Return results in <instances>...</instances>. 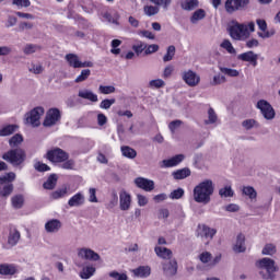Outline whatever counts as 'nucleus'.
I'll list each match as a JSON object with an SVG mask.
<instances>
[{
  "instance_id": "1",
  "label": "nucleus",
  "mask_w": 280,
  "mask_h": 280,
  "mask_svg": "<svg viewBox=\"0 0 280 280\" xmlns=\"http://www.w3.org/2000/svg\"><path fill=\"white\" fill-rule=\"evenodd\" d=\"M213 180L205 179L195 186L192 190L195 202H198L199 205H209V202H211V196H213Z\"/></svg>"
},
{
  "instance_id": "2",
  "label": "nucleus",
  "mask_w": 280,
  "mask_h": 280,
  "mask_svg": "<svg viewBox=\"0 0 280 280\" xmlns=\"http://www.w3.org/2000/svg\"><path fill=\"white\" fill-rule=\"evenodd\" d=\"M272 258H261L256 262L259 268L258 275L262 280H277V273L279 272V266Z\"/></svg>"
},
{
  "instance_id": "3",
  "label": "nucleus",
  "mask_w": 280,
  "mask_h": 280,
  "mask_svg": "<svg viewBox=\"0 0 280 280\" xmlns=\"http://www.w3.org/2000/svg\"><path fill=\"white\" fill-rule=\"evenodd\" d=\"M2 160L10 163L13 167H21L27 160V153L22 148L10 149L2 154Z\"/></svg>"
},
{
  "instance_id": "4",
  "label": "nucleus",
  "mask_w": 280,
  "mask_h": 280,
  "mask_svg": "<svg viewBox=\"0 0 280 280\" xmlns=\"http://www.w3.org/2000/svg\"><path fill=\"white\" fill-rule=\"evenodd\" d=\"M228 32L233 40H246V38H249L250 36L248 26L238 23L237 21H232V25L228 27Z\"/></svg>"
},
{
  "instance_id": "5",
  "label": "nucleus",
  "mask_w": 280,
  "mask_h": 280,
  "mask_svg": "<svg viewBox=\"0 0 280 280\" xmlns=\"http://www.w3.org/2000/svg\"><path fill=\"white\" fill-rule=\"evenodd\" d=\"M44 159H47L50 163H65L69 159V153L61 148L55 147L46 152Z\"/></svg>"
},
{
  "instance_id": "6",
  "label": "nucleus",
  "mask_w": 280,
  "mask_h": 280,
  "mask_svg": "<svg viewBox=\"0 0 280 280\" xmlns=\"http://www.w3.org/2000/svg\"><path fill=\"white\" fill-rule=\"evenodd\" d=\"M45 115V108L43 106H37L25 114L26 124H31L33 128H38L40 126V117Z\"/></svg>"
},
{
  "instance_id": "7",
  "label": "nucleus",
  "mask_w": 280,
  "mask_h": 280,
  "mask_svg": "<svg viewBox=\"0 0 280 280\" xmlns=\"http://www.w3.org/2000/svg\"><path fill=\"white\" fill-rule=\"evenodd\" d=\"M60 119H62V113L58 109V107H51L46 113L43 127L51 128V126H56Z\"/></svg>"
},
{
  "instance_id": "8",
  "label": "nucleus",
  "mask_w": 280,
  "mask_h": 280,
  "mask_svg": "<svg viewBox=\"0 0 280 280\" xmlns=\"http://www.w3.org/2000/svg\"><path fill=\"white\" fill-rule=\"evenodd\" d=\"M256 108L260 110L262 117L268 121L277 117V112H275V107H272V105L266 100H259L256 104Z\"/></svg>"
},
{
  "instance_id": "9",
  "label": "nucleus",
  "mask_w": 280,
  "mask_h": 280,
  "mask_svg": "<svg viewBox=\"0 0 280 280\" xmlns=\"http://www.w3.org/2000/svg\"><path fill=\"white\" fill-rule=\"evenodd\" d=\"M250 5V0H226L225 10L229 14L233 12H243Z\"/></svg>"
},
{
  "instance_id": "10",
  "label": "nucleus",
  "mask_w": 280,
  "mask_h": 280,
  "mask_svg": "<svg viewBox=\"0 0 280 280\" xmlns=\"http://www.w3.org/2000/svg\"><path fill=\"white\" fill-rule=\"evenodd\" d=\"M162 270L166 277H176L178 272V261L175 258L171 260H164L162 262Z\"/></svg>"
},
{
  "instance_id": "11",
  "label": "nucleus",
  "mask_w": 280,
  "mask_h": 280,
  "mask_svg": "<svg viewBox=\"0 0 280 280\" xmlns=\"http://www.w3.org/2000/svg\"><path fill=\"white\" fill-rule=\"evenodd\" d=\"M217 233H218V230L213 228H209L206 224L198 225L197 237H206V240H213Z\"/></svg>"
},
{
  "instance_id": "12",
  "label": "nucleus",
  "mask_w": 280,
  "mask_h": 280,
  "mask_svg": "<svg viewBox=\"0 0 280 280\" xmlns=\"http://www.w3.org/2000/svg\"><path fill=\"white\" fill-rule=\"evenodd\" d=\"M135 185L143 191H154V180L145 177H137L135 179Z\"/></svg>"
},
{
  "instance_id": "13",
  "label": "nucleus",
  "mask_w": 280,
  "mask_h": 280,
  "mask_svg": "<svg viewBox=\"0 0 280 280\" xmlns=\"http://www.w3.org/2000/svg\"><path fill=\"white\" fill-rule=\"evenodd\" d=\"M78 255L81 259H86L88 261H100V259H102L100 254L91 248H81Z\"/></svg>"
},
{
  "instance_id": "14",
  "label": "nucleus",
  "mask_w": 280,
  "mask_h": 280,
  "mask_svg": "<svg viewBox=\"0 0 280 280\" xmlns=\"http://www.w3.org/2000/svg\"><path fill=\"white\" fill-rule=\"evenodd\" d=\"M234 253H246V235L243 233L237 234L235 244L232 246Z\"/></svg>"
},
{
  "instance_id": "15",
  "label": "nucleus",
  "mask_w": 280,
  "mask_h": 280,
  "mask_svg": "<svg viewBox=\"0 0 280 280\" xmlns=\"http://www.w3.org/2000/svg\"><path fill=\"white\" fill-rule=\"evenodd\" d=\"M259 59V56L255 54V51L249 50L246 52H243L237 56V60H242V62H249V65L257 67V60Z\"/></svg>"
},
{
  "instance_id": "16",
  "label": "nucleus",
  "mask_w": 280,
  "mask_h": 280,
  "mask_svg": "<svg viewBox=\"0 0 280 280\" xmlns=\"http://www.w3.org/2000/svg\"><path fill=\"white\" fill-rule=\"evenodd\" d=\"M183 80L188 84V86H197L200 83V77L196 74L192 70H188L183 73Z\"/></svg>"
},
{
  "instance_id": "17",
  "label": "nucleus",
  "mask_w": 280,
  "mask_h": 280,
  "mask_svg": "<svg viewBox=\"0 0 280 280\" xmlns=\"http://www.w3.org/2000/svg\"><path fill=\"white\" fill-rule=\"evenodd\" d=\"M119 202H120V211H128L132 202V197L130 196V194H128V191L122 189L119 192Z\"/></svg>"
},
{
  "instance_id": "18",
  "label": "nucleus",
  "mask_w": 280,
  "mask_h": 280,
  "mask_svg": "<svg viewBox=\"0 0 280 280\" xmlns=\"http://www.w3.org/2000/svg\"><path fill=\"white\" fill-rule=\"evenodd\" d=\"M184 161L185 154H177L171 159L163 160L161 167H176V165H180Z\"/></svg>"
},
{
  "instance_id": "19",
  "label": "nucleus",
  "mask_w": 280,
  "mask_h": 280,
  "mask_svg": "<svg viewBox=\"0 0 280 280\" xmlns=\"http://www.w3.org/2000/svg\"><path fill=\"white\" fill-rule=\"evenodd\" d=\"M132 275L138 279H148L152 275V268L150 266H139L131 270Z\"/></svg>"
},
{
  "instance_id": "20",
  "label": "nucleus",
  "mask_w": 280,
  "mask_h": 280,
  "mask_svg": "<svg viewBox=\"0 0 280 280\" xmlns=\"http://www.w3.org/2000/svg\"><path fill=\"white\" fill-rule=\"evenodd\" d=\"M62 229V222L58 219H51L45 223L46 233H58Z\"/></svg>"
},
{
  "instance_id": "21",
  "label": "nucleus",
  "mask_w": 280,
  "mask_h": 280,
  "mask_svg": "<svg viewBox=\"0 0 280 280\" xmlns=\"http://www.w3.org/2000/svg\"><path fill=\"white\" fill-rule=\"evenodd\" d=\"M19 272V269L14 264H1L0 265V275L8 277V276H14Z\"/></svg>"
},
{
  "instance_id": "22",
  "label": "nucleus",
  "mask_w": 280,
  "mask_h": 280,
  "mask_svg": "<svg viewBox=\"0 0 280 280\" xmlns=\"http://www.w3.org/2000/svg\"><path fill=\"white\" fill-rule=\"evenodd\" d=\"M154 253L161 259H165V261L172 260V249H170L167 247L155 246Z\"/></svg>"
},
{
  "instance_id": "23",
  "label": "nucleus",
  "mask_w": 280,
  "mask_h": 280,
  "mask_svg": "<svg viewBox=\"0 0 280 280\" xmlns=\"http://www.w3.org/2000/svg\"><path fill=\"white\" fill-rule=\"evenodd\" d=\"M172 176L175 180H185L191 176V170L189 167H184L172 173Z\"/></svg>"
},
{
  "instance_id": "24",
  "label": "nucleus",
  "mask_w": 280,
  "mask_h": 280,
  "mask_svg": "<svg viewBox=\"0 0 280 280\" xmlns=\"http://www.w3.org/2000/svg\"><path fill=\"white\" fill-rule=\"evenodd\" d=\"M21 240V232L16 228L9 231L8 244L9 246H16Z\"/></svg>"
},
{
  "instance_id": "25",
  "label": "nucleus",
  "mask_w": 280,
  "mask_h": 280,
  "mask_svg": "<svg viewBox=\"0 0 280 280\" xmlns=\"http://www.w3.org/2000/svg\"><path fill=\"white\" fill-rule=\"evenodd\" d=\"M84 202H85V198L82 192H77L68 200V205L70 207H82Z\"/></svg>"
},
{
  "instance_id": "26",
  "label": "nucleus",
  "mask_w": 280,
  "mask_h": 280,
  "mask_svg": "<svg viewBox=\"0 0 280 280\" xmlns=\"http://www.w3.org/2000/svg\"><path fill=\"white\" fill-rule=\"evenodd\" d=\"M199 5L200 1L198 0H184L180 2L182 10H185L186 12H192V10H196Z\"/></svg>"
},
{
  "instance_id": "27",
  "label": "nucleus",
  "mask_w": 280,
  "mask_h": 280,
  "mask_svg": "<svg viewBox=\"0 0 280 280\" xmlns=\"http://www.w3.org/2000/svg\"><path fill=\"white\" fill-rule=\"evenodd\" d=\"M66 61L68 62L69 67L72 69H80L81 60L80 57L75 54H68L66 55Z\"/></svg>"
},
{
  "instance_id": "28",
  "label": "nucleus",
  "mask_w": 280,
  "mask_h": 280,
  "mask_svg": "<svg viewBox=\"0 0 280 280\" xmlns=\"http://www.w3.org/2000/svg\"><path fill=\"white\" fill-rule=\"evenodd\" d=\"M56 185H58V175L52 173L48 176L47 180L43 184L44 189H56Z\"/></svg>"
},
{
  "instance_id": "29",
  "label": "nucleus",
  "mask_w": 280,
  "mask_h": 280,
  "mask_svg": "<svg viewBox=\"0 0 280 280\" xmlns=\"http://www.w3.org/2000/svg\"><path fill=\"white\" fill-rule=\"evenodd\" d=\"M78 96L82 100H89V102H97V94L93 93L91 90H80Z\"/></svg>"
},
{
  "instance_id": "30",
  "label": "nucleus",
  "mask_w": 280,
  "mask_h": 280,
  "mask_svg": "<svg viewBox=\"0 0 280 280\" xmlns=\"http://www.w3.org/2000/svg\"><path fill=\"white\" fill-rule=\"evenodd\" d=\"M207 16V11L205 9H197L190 16V23L196 25L198 21H202Z\"/></svg>"
},
{
  "instance_id": "31",
  "label": "nucleus",
  "mask_w": 280,
  "mask_h": 280,
  "mask_svg": "<svg viewBox=\"0 0 280 280\" xmlns=\"http://www.w3.org/2000/svg\"><path fill=\"white\" fill-rule=\"evenodd\" d=\"M14 191L13 184H0V196L1 198H8Z\"/></svg>"
},
{
  "instance_id": "32",
  "label": "nucleus",
  "mask_w": 280,
  "mask_h": 280,
  "mask_svg": "<svg viewBox=\"0 0 280 280\" xmlns=\"http://www.w3.org/2000/svg\"><path fill=\"white\" fill-rule=\"evenodd\" d=\"M19 130L18 125H7L0 129V137H10V135H14Z\"/></svg>"
},
{
  "instance_id": "33",
  "label": "nucleus",
  "mask_w": 280,
  "mask_h": 280,
  "mask_svg": "<svg viewBox=\"0 0 280 280\" xmlns=\"http://www.w3.org/2000/svg\"><path fill=\"white\" fill-rule=\"evenodd\" d=\"M120 150L125 159H137V150L132 149L131 147L122 145Z\"/></svg>"
},
{
  "instance_id": "34",
  "label": "nucleus",
  "mask_w": 280,
  "mask_h": 280,
  "mask_svg": "<svg viewBox=\"0 0 280 280\" xmlns=\"http://www.w3.org/2000/svg\"><path fill=\"white\" fill-rule=\"evenodd\" d=\"M43 49V46L36 45V44H26L23 48V54L25 56H32V54H36L37 51H40Z\"/></svg>"
},
{
  "instance_id": "35",
  "label": "nucleus",
  "mask_w": 280,
  "mask_h": 280,
  "mask_svg": "<svg viewBox=\"0 0 280 280\" xmlns=\"http://www.w3.org/2000/svg\"><path fill=\"white\" fill-rule=\"evenodd\" d=\"M21 143H23V135L21 133H15L9 139V145L11 149L20 148L19 145H21Z\"/></svg>"
},
{
  "instance_id": "36",
  "label": "nucleus",
  "mask_w": 280,
  "mask_h": 280,
  "mask_svg": "<svg viewBox=\"0 0 280 280\" xmlns=\"http://www.w3.org/2000/svg\"><path fill=\"white\" fill-rule=\"evenodd\" d=\"M11 202L14 209H23L25 197H23V195H15L11 198Z\"/></svg>"
},
{
  "instance_id": "37",
  "label": "nucleus",
  "mask_w": 280,
  "mask_h": 280,
  "mask_svg": "<svg viewBox=\"0 0 280 280\" xmlns=\"http://www.w3.org/2000/svg\"><path fill=\"white\" fill-rule=\"evenodd\" d=\"M14 180H16V174L14 172H10L4 176H0V185H12Z\"/></svg>"
},
{
  "instance_id": "38",
  "label": "nucleus",
  "mask_w": 280,
  "mask_h": 280,
  "mask_svg": "<svg viewBox=\"0 0 280 280\" xmlns=\"http://www.w3.org/2000/svg\"><path fill=\"white\" fill-rule=\"evenodd\" d=\"M174 56H176V46L171 45L166 49V54L163 57V62H171V60H174Z\"/></svg>"
},
{
  "instance_id": "39",
  "label": "nucleus",
  "mask_w": 280,
  "mask_h": 280,
  "mask_svg": "<svg viewBox=\"0 0 280 280\" xmlns=\"http://www.w3.org/2000/svg\"><path fill=\"white\" fill-rule=\"evenodd\" d=\"M219 196H221V198H233V196H235V191H233L231 186H224L219 189Z\"/></svg>"
},
{
  "instance_id": "40",
  "label": "nucleus",
  "mask_w": 280,
  "mask_h": 280,
  "mask_svg": "<svg viewBox=\"0 0 280 280\" xmlns=\"http://www.w3.org/2000/svg\"><path fill=\"white\" fill-rule=\"evenodd\" d=\"M93 275H95V267H84L80 272L82 279H91Z\"/></svg>"
},
{
  "instance_id": "41",
  "label": "nucleus",
  "mask_w": 280,
  "mask_h": 280,
  "mask_svg": "<svg viewBox=\"0 0 280 280\" xmlns=\"http://www.w3.org/2000/svg\"><path fill=\"white\" fill-rule=\"evenodd\" d=\"M242 126L245 130H253V128H259V122L255 119H245L242 121Z\"/></svg>"
},
{
  "instance_id": "42",
  "label": "nucleus",
  "mask_w": 280,
  "mask_h": 280,
  "mask_svg": "<svg viewBox=\"0 0 280 280\" xmlns=\"http://www.w3.org/2000/svg\"><path fill=\"white\" fill-rule=\"evenodd\" d=\"M68 194L67 187L58 188L57 190L51 192L52 200H59V198H65Z\"/></svg>"
},
{
  "instance_id": "43",
  "label": "nucleus",
  "mask_w": 280,
  "mask_h": 280,
  "mask_svg": "<svg viewBox=\"0 0 280 280\" xmlns=\"http://www.w3.org/2000/svg\"><path fill=\"white\" fill-rule=\"evenodd\" d=\"M90 77H91V70L90 69H84V70L81 71L80 75L77 77L74 82L77 84H80V82H86V80H89Z\"/></svg>"
},
{
  "instance_id": "44",
  "label": "nucleus",
  "mask_w": 280,
  "mask_h": 280,
  "mask_svg": "<svg viewBox=\"0 0 280 280\" xmlns=\"http://www.w3.org/2000/svg\"><path fill=\"white\" fill-rule=\"evenodd\" d=\"M243 194L248 196L250 200H255V198H257V190H255L253 186L243 187Z\"/></svg>"
},
{
  "instance_id": "45",
  "label": "nucleus",
  "mask_w": 280,
  "mask_h": 280,
  "mask_svg": "<svg viewBox=\"0 0 280 280\" xmlns=\"http://www.w3.org/2000/svg\"><path fill=\"white\" fill-rule=\"evenodd\" d=\"M219 70L221 73H224L225 75H229L230 78H237L240 75V71L231 68H224V67H219Z\"/></svg>"
},
{
  "instance_id": "46",
  "label": "nucleus",
  "mask_w": 280,
  "mask_h": 280,
  "mask_svg": "<svg viewBox=\"0 0 280 280\" xmlns=\"http://www.w3.org/2000/svg\"><path fill=\"white\" fill-rule=\"evenodd\" d=\"M221 47L222 49H225L228 54H237V50H235V48L233 47V44L229 39H224L221 43Z\"/></svg>"
},
{
  "instance_id": "47",
  "label": "nucleus",
  "mask_w": 280,
  "mask_h": 280,
  "mask_svg": "<svg viewBox=\"0 0 280 280\" xmlns=\"http://www.w3.org/2000/svg\"><path fill=\"white\" fill-rule=\"evenodd\" d=\"M183 196H185V189H183V188H177L168 195L171 200H180V198H183Z\"/></svg>"
},
{
  "instance_id": "48",
  "label": "nucleus",
  "mask_w": 280,
  "mask_h": 280,
  "mask_svg": "<svg viewBox=\"0 0 280 280\" xmlns=\"http://www.w3.org/2000/svg\"><path fill=\"white\" fill-rule=\"evenodd\" d=\"M215 121H218V115L215 114V110L212 107H210L208 109V120H205V124H215Z\"/></svg>"
},
{
  "instance_id": "49",
  "label": "nucleus",
  "mask_w": 280,
  "mask_h": 280,
  "mask_svg": "<svg viewBox=\"0 0 280 280\" xmlns=\"http://www.w3.org/2000/svg\"><path fill=\"white\" fill-rule=\"evenodd\" d=\"M132 49L137 56H141L145 49H148V45L144 44L143 42H139L138 45H133Z\"/></svg>"
},
{
  "instance_id": "50",
  "label": "nucleus",
  "mask_w": 280,
  "mask_h": 280,
  "mask_svg": "<svg viewBox=\"0 0 280 280\" xmlns=\"http://www.w3.org/2000/svg\"><path fill=\"white\" fill-rule=\"evenodd\" d=\"M275 253H277V246L275 244H266L261 252L262 255L270 256L275 255Z\"/></svg>"
},
{
  "instance_id": "51",
  "label": "nucleus",
  "mask_w": 280,
  "mask_h": 280,
  "mask_svg": "<svg viewBox=\"0 0 280 280\" xmlns=\"http://www.w3.org/2000/svg\"><path fill=\"white\" fill-rule=\"evenodd\" d=\"M165 86V81L162 79H154L149 82L150 89H163Z\"/></svg>"
},
{
  "instance_id": "52",
  "label": "nucleus",
  "mask_w": 280,
  "mask_h": 280,
  "mask_svg": "<svg viewBox=\"0 0 280 280\" xmlns=\"http://www.w3.org/2000/svg\"><path fill=\"white\" fill-rule=\"evenodd\" d=\"M98 91H100V93H102V95H110L112 93H115V86H113V85H100Z\"/></svg>"
},
{
  "instance_id": "53",
  "label": "nucleus",
  "mask_w": 280,
  "mask_h": 280,
  "mask_svg": "<svg viewBox=\"0 0 280 280\" xmlns=\"http://www.w3.org/2000/svg\"><path fill=\"white\" fill-rule=\"evenodd\" d=\"M12 5H16L18 10H21V8H30L32 2L30 0H12Z\"/></svg>"
},
{
  "instance_id": "54",
  "label": "nucleus",
  "mask_w": 280,
  "mask_h": 280,
  "mask_svg": "<svg viewBox=\"0 0 280 280\" xmlns=\"http://www.w3.org/2000/svg\"><path fill=\"white\" fill-rule=\"evenodd\" d=\"M34 170H36V172H50L51 167L43 162H36L34 164Z\"/></svg>"
},
{
  "instance_id": "55",
  "label": "nucleus",
  "mask_w": 280,
  "mask_h": 280,
  "mask_svg": "<svg viewBox=\"0 0 280 280\" xmlns=\"http://www.w3.org/2000/svg\"><path fill=\"white\" fill-rule=\"evenodd\" d=\"M116 100L115 98H105L101 102L100 108H103L104 110H108L113 104H115Z\"/></svg>"
},
{
  "instance_id": "56",
  "label": "nucleus",
  "mask_w": 280,
  "mask_h": 280,
  "mask_svg": "<svg viewBox=\"0 0 280 280\" xmlns=\"http://www.w3.org/2000/svg\"><path fill=\"white\" fill-rule=\"evenodd\" d=\"M25 30H34V23L32 22H20L18 32H25Z\"/></svg>"
},
{
  "instance_id": "57",
  "label": "nucleus",
  "mask_w": 280,
  "mask_h": 280,
  "mask_svg": "<svg viewBox=\"0 0 280 280\" xmlns=\"http://www.w3.org/2000/svg\"><path fill=\"white\" fill-rule=\"evenodd\" d=\"M159 12V7H153V5H145L144 7V14L147 16H154Z\"/></svg>"
},
{
  "instance_id": "58",
  "label": "nucleus",
  "mask_w": 280,
  "mask_h": 280,
  "mask_svg": "<svg viewBox=\"0 0 280 280\" xmlns=\"http://www.w3.org/2000/svg\"><path fill=\"white\" fill-rule=\"evenodd\" d=\"M211 259H213V256L209 252H203L199 255V260L201 261V264H209Z\"/></svg>"
},
{
  "instance_id": "59",
  "label": "nucleus",
  "mask_w": 280,
  "mask_h": 280,
  "mask_svg": "<svg viewBox=\"0 0 280 280\" xmlns=\"http://www.w3.org/2000/svg\"><path fill=\"white\" fill-rule=\"evenodd\" d=\"M61 168L62 170H73L75 167V161L73 159H70L69 158L65 161V162H61Z\"/></svg>"
},
{
  "instance_id": "60",
  "label": "nucleus",
  "mask_w": 280,
  "mask_h": 280,
  "mask_svg": "<svg viewBox=\"0 0 280 280\" xmlns=\"http://www.w3.org/2000/svg\"><path fill=\"white\" fill-rule=\"evenodd\" d=\"M109 277L115 280H128V275L120 273L118 271H112L109 272Z\"/></svg>"
},
{
  "instance_id": "61",
  "label": "nucleus",
  "mask_w": 280,
  "mask_h": 280,
  "mask_svg": "<svg viewBox=\"0 0 280 280\" xmlns=\"http://www.w3.org/2000/svg\"><path fill=\"white\" fill-rule=\"evenodd\" d=\"M224 82H226V77L219 74V75L213 77L211 85L212 86H218L219 84H224Z\"/></svg>"
},
{
  "instance_id": "62",
  "label": "nucleus",
  "mask_w": 280,
  "mask_h": 280,
  "mask_svg": "<svg viewBox=\"0 0 280 280\" xmlns=\"http://www.w3.org/2000/svg\"><path fill=\"white\" fill-rule=\"evenodd\" d=\"M118 202H119V196L117 195L116 190H113L112 191V199H110V201L108 203V207L110 209H113V207H117Z\"/></svg>"
},
{
  "instance_id": "63",
  "label": "nucleus",
  "mask_w": 280,
  "mask_h": 280,
  "mask_svg": "<svg viewBox=\"0 0 280 280\" xmlns=\"http://www.w3.org/2000/svg\"><path fill=\"white\" fill-rule=\"evenodd\" d=\"M183 125V120H173L168 124V130H171L172 133L176 132L177 128H180Z\"/></svg>"
},
{
  "instance_id": "64",
  "label": "nucleus",
  "mask_w": 280,
  "mask_h": 280,
  "mask_svg": "<svg viewBox=\"0 0 280 280\" xmlns=\"http://www.w3.org/2000/svg\"><path fill=\"white\" fill-rule=\"evenodd\" d=\"M156 51H159V45L156 44H151L147 47V49L144 50V56H150L152 54H156Z\"/></svg>"
}]
</instances>
